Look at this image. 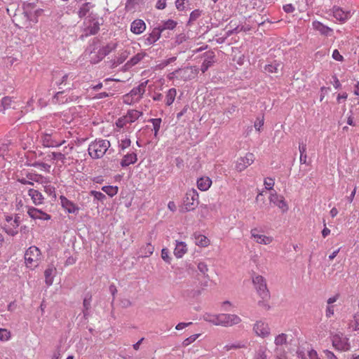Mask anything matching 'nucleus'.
Segmentation results:
<instances>
[{
  "mask_svg": "<svg viewBox=\"0 0 359 359\" xmlns=\"http://www.w3.org/2000/svg\"><path fill=\"white\" fill-rule=\"evenodd\" d=\"M177 22L173 20H168L163 22V25L158 27L163 32L165 29H173L177 26Z\"/></svg>",
  "mask_w": 359,
  "mask_h": 359,
  "instance_id": "obj_40",
  "label": "nucleus"
},
{
  "mask_svg": "<svg viewBox=\"0 0 359 359\" xmlns=\"http://www.w3.org/2000/svg\"><path fill=\"white\" fill-rule=\"evenodd\" d=\"M34 166L39 167L42 170L49 172L50 165L45 163H36Z\"/></svg>",
  "mask_w": 359,
  "mask_h": 359,
  "instance_id": "obj_61",
  "label": "nucleus"
},
{
  "mask_svg": "<svg viewBox=\"0 0 359 359\" xmlns=\"http://www.w3.org/2000/svg\"><path fill=\"white\" fill-rule=\"evenodd\" d=\"M270 203H273L275 205L278 206L280 209L282 210L283 212L287 211L288 206L285 201V198L283 196L278 195L276 191L271 193L269 196Z\"/></svg>",
  "mask_w": 359,
  "mask_h": 359,
  "instance_id": "obj_11",
  "label": "nucleus"
},
{
  "mask_svg": "<svg viewBox=\"0 0 359 359\" xmlns=\"http://www.w3.org/2000/svg\"><path fill=\"white\" fill-rule=\"evenodd\" d=\"M179 79L184 81L191 80L198 73V69L193 67H187L184 68H179L177 69Z\"/></svg>",
  "mask_w": 359,
  "mask_h": 359,
  "instance_id": "obj_10",
  "label": "nucleus"
},
{
  "mask_svg": "<svg viewBox=\"0 0 359 359\" xmlns=\"http://www.w3.org/2000/svg\"><path fill=\"white\" fill-rule=\"evenodd\" d=\"M245 347V344L238 342L236 344H227L224 347V349L226 351H230L232 348H241Z\"/></svg>",
  "mask_w": 359,
  "mask_h": 359,
  "instance_id": "obj_51",
  "label": "nucleus"
},
{
  "mask_svg": "<svg viewBox=\"0 0 359 359\" xmlns=\"http://www.w3.org/2000/svg\"><path fill=\"white\" fill-rule=\"evenodd\" d=\"M27 214L32 219H39L42 220H48L50 219V216L43 211L36 209L35 208H29L27 210Z\"/></svg>",
  "mask_w": 359,
  "mask_h": 359,
  "instance_id": "obj_16",
  "label": "nucleus"
},
{
  "mask_svg": "<svg viewBox=\"0 0 359 359\" xmlns=\"http://www.w3.org/2000/svg\"><path fill=\"white\" fill-rule=\"evenodd\" d=\"M255 359H267L266 349L260 348L255 353Z\"/></svg>",
  "mask_w": 359,
  "mask_h": 359,
  "instance_id": "obj_49",
  "label": "nucleus"
},
{
  "mask_svg": "<svg viewBox=\"0 0 359 359\" xmlns=\"http://www.w3.org/2000/svg\"><path fill=\"white\" fill-rule=\"evenodd\" d=\"M201 11L200 10L196 9V10L193 11L190 13L189 22H190L196 20L201 16Z\"/></svg>",
  "mask_w": 359,
  "mask_h": 359,
  "instance_id": "obj_55",
  "label": "nucleus"
},
{
  "mask_svg": "<svg viewBox=\"0 0 359 359\" xmlns=\"http://www.w3.org/2000/svg\"><path fill=\"white\" fill-rule=\"evenodd\" d=\"M176 242L174 255L177 258H181L187 251V245L184 242Z\"/></svg>",
  "mask_w": 359,
  "mask_h": 359,
  "instance_id": "obj_27",
  "label": "nucleus"
},
{
  "mask_svg": "<svg viewBox=\"0 0 359 359\" xmlns=\"http://www.w3.org/2000/svg\"><path fill=\"white\" fill-rule=\"evenodd\" d=\"M281 67V65L276 62L265 65L264 72L268 74H277Z\"/></svg>",
  "mask_w": 359,
  "mask_h": 359,
  "instance_id": "obj_34",
  "label": "nucleus"
},
{
  "mask_svg": "<svg viewBox=\"0 0 359 359\" xmlns=\"http://www.w3.org/2000/svg\"><path fill=\"white\" fill-rule=\"evenodd\" d=\"M92 6H90V3H86L82 5V6L80 8L79 11V15L80 18H83L89 12L90 8Z\"/></svg>",
  "mask_w": 359,
  "mask_h": 359,
  "instance_id": "obj_46",
  "label": "nucleus"
},
{
  "mask_svg": "<svg viewBox=\"0 0 359 359\" xmlns=\"http://www.w3.org/2000/svg\"><path fill=\"white\" fill-rule=\"evenodd\" d=\"M102 190L104 191L107 195L112 197L115 196L118 192V187L116 186H104Z\"/></svg>",
  "mask_w": 359,
  "mask_h": 359,
  "instance_id": "obj_42",
  "label": "nucleus"
},
{
  "mask_svg": "<svg viewBox=\"0 0 359 359\" xmlns=\"http://www.w3.org/2000/svg\"><path fill=\"white\" fill-rule=\"evenodd\" d=\"M41 142L43 145L46 147H57L65 142V140L61 142H57L52 137L51 134L46 133L41 137Z\"/></svg>",
  "mask_w": 359,
  "mask_h": 359,
  "instance_id": "obj_15",
  "label": "nucleus"
},
{
  "mask_svg": "<svg viewBox=\"0 0 359 359\" xmlns=\"http://www.w3.org/2000/svg\"><path fill=\"white\" fill-rule=\"evenodd\" d=\"M142 115V113L137 110H130L125 116V121L129 123H131L138 119L139 117Z\"/></svg>",
  "mask_w": 359,
  "mask_h": 359,
  "instance_id": "obj_31",
  "label": "nucleus"
},
{
  "mask_svg": "<svg viewBox=\"0 0 359 359\" xmlns=\"http://www.w3.org/2000/svg\"><path fill=\"white\" fill-rule=\"evenodd\" d=\"M196 245L201 247H206L209 245V239L201 234H194Z\"/></svg>",
  "mask_w": 359,
  "mask_h": 359,
  "instance_id": "obj_36",
  "label": "nucleus"
},
{
  "mask_svg": "<svg viewBox=\"0 0 359 359\" xmlns=\"http://www.w3.org/2000/svg\"><path fill=\"white\" fill-rule=\"evenodd\" d=\"M348 325L353 330H359V311L353 316V318L350 320Z\"/></svg>",
  "mask_w": 359,
  "mask_h": 359,
  "instance_id": "obj_41",
  "label": "nucleus"
},
{
  "mask_svg": "<svg viewBox=\"0 0 359 359\" xmlns=\"http://www.w3.org/2000/svg\"><path fill=\"white\" fill-rule=\"evenodd\" d=\"M204 320L211 323L215 325H220V314L215 315L211 313H205L203 316Z\"/></svg>",
  "mask_w": 359,
  "mask_h": 359,
  "instance_id": "obj_35",
  "label": "nucleus"
},
{
  "mask_svg": "<svg viewBox=\"0 0 359 359\" xmlns=\"http://www.w3.org/2000/svg\"><path fill=\"white\" fill-rule=\"evenodd\" d=\"M75 77L73 73L65 74L62 76L60 81H56V84L59 86L60 89H62L67 86H69L70 84L69 81H73Z\"/></svg>",
  "mask_w": 359,
  "mask_h": 359,
  "instance_id": "obj_25",
  "label": "nucleus"
},
{
  "mask_svg": "<svg viewBox=\"0 0 359 359\" xmlns=\"http://www.w3.org/2000/svg\"><path fill=\"white\" fill-rule=\"evenodd\" d=\"M199 334H193L191 336H190L189 337L185 339L183 342H182V344L184 346H189V344H191L192 342H194L195 340H196V339L198 337Z\"/></svg>",
  "mask_w": 359,
  "mask_h": 359,
  "instance_id": "obj_57",
  "label": "nucleus"
},
{
  "mask_svg": "<svg viewBox=\"0 0 359 359\" xmlns=\"http://www.w3.org/2000/svg\"><path fill=\"white\" fill-rule=\"evenodd\" d=\"M50 156L52 159L60 160L62 163H64L66 159L65 154L60 152H52Z\"/></svg>",
  "mask_w": 359,
  "mask_h": 359,
  "instance_id": "obj_53",
  "label": "nucleus"
},
{
  "mask_svg": "<svg viewBox=\"0 0 359 359\" xmlns=\"http://www.w3.org/2000/svg\"><path fill=\"white\" fill-rule=\"evenodd\" d=\"M161 257L168 264H170L171 258L169 256V252L167 248H163L161 250Z\"/></svg>",
  "mask_w": 359,
  "mask_h": 359,
  "instance_id": "obj_56",
  "label": "nucleus"
},
{
  "mask_svg": "<svg viewBox=\"0 0 359 359\" xmlns=\"http://www.w3.org/2000/svg\"><path fill=\"white\" fill-rule=\"evenodd\" d=\"M60 203L62 207L68 212V213H76L79 210V207H77L75 203L72 201H69L64 196H60Z\"/></svg>",
  "mask_w": 359,
  "mask_h": 359,
  "instance_id": "obj_14",
  "label": "nucleus"
},
{
  "mask_svg": "<svg viewBox=\"0 0 359 359\" xmlns=\"http://www.w3.org/2000/svg\"><path fill=\"white\" fill-rule=\"evenodd\" d=\"M185 2H188V1L187 0H176L175 1L176 8L180 11L185 10V6H184Z\"/></svg>",
  "mask_w": 359,
  "mask_h": 359,
  "instance_id": "obj_60",
  "label": "nucleus"
},
{
  "mask_svg": "<svg viewBox=\"0 0 359 359\" xmlns=\"http://www.w3.org/2000/svg\"><path fill=\"white\" fill-rule=\"evenodd\" d=\"M241 319L239 316L235 314H220V325L224 327L232 326L241 323Z\"/></svg>",
  "mask_w": 359,
  "mask_h": 359,
  "instance_id": "obj_9",
  "label": "nucleus"
},
{
  "mask_svg": "<svg viewBox=\"0 0 359 359\" xmlns=\"http://www.w3.org/2000/svg\"><path fill=\"white\" fill-rule=\"evenodd\" d=\"M212 184L211 180L208 177H201L197 180V187L201 191H207Z\"/></svg>",
  "mask_w": 359,
  "mask_h": 359,
  "instance_id": "obj_29",
  "label": "nucleus"
},
{
  "mask_svg": "<svg viewBox=\"0 0 359 359\" xmlns=\"http://www.w3.org/2000/svg\"><path fill=\"white\" fill-rule=\"evenodd\" d=\"M198 204V194L196 190L192 189L189 190L184 199V207L186 211L194 210Z\"/></svg>",
  "mask_w": 359,
  "mask_h": 359,
  "instance_id": "obj_5",
  "label": "nucleus"
},
{
  "mask_svg": "<svg viewBox=\"0 0 359 359\" xmlns=\"http://www.w3.org/2000/svg\"><path fill=\"white\" fill-rule=\"evenodd\" d=\"M55 268L53 266H49L44 271L45 282L48 286H50L53 283L54 273H55Z\"/></svg>",
  "mask_w": 359,
  "mask_h": 359,
  "instance_id": "obj_28",
  "label": "nucleus"
},
{
  "mask_svg": "<svg viewBox=\"0 0 359 359\" xmlns=\"http://www.w3.org/2000/svg\"><path fill=\"white\" fill-rule=\"evenodd\" d=\"M12 98L10 97H4L1 100V106L4 108V110H6L7 109H9L11 107L12 104Z\"/></svg>",
  "mask_w": 359,
  "mask_h": 359,
  "instance_id": "obj_47",
  "label": "nucleus"
},
{
  "mask_svg": "<svg viewBox=\"0 0 359 359\" xmlns=\"http://www.w3.org/2000/svg\"><path fill=\"white\" fill-rule=\"evenodd\" d=\"M145 86L146 84L144 83H142L137 87L134 88L130 90L128 95H126V99L128 100L130 97L137 96L136 100H139L145 92Z\"/></svg>",
  "mask_w": 359,
  "mask_h": 359,
  "instance_id": "obj_21",
  "label": "nucleus"
},
{
  "mask_svg": "<svg viewBox=\"0 0 359 359\" xmlns=\"http://www.w3.org/2000/svg\"><path fill=\"white\" fill-rule=\"evenodd\" d=\"M276 359H287L286 354L281 348H277L275 350Z\"/></svg>",
  "mask_w": 359,
  "mask_h": 359,
  "instance_id": "obj_58",
  "label": "nucleus"
},
{
  "mask_svg": "<svg viewBox=\"0 0 359 359\" xmlns=\"http://www.w3.org/2000/svg\"><path fill=\"white\" fill-rule=\"evenodd\" d=\"M287 334L285 333H281L276 336L274 339V344L277 346H280L287 343Z\"/></svg>",
  "mask_w": 359,
  "mask_h": 359,
  "instance_id": "obj_39",
  "label": "nucleus"
},
{
  "mask_svg": "<svg viewBox=\"0 0 359 359\" xmlns=\"http://www.w3.org/2000/svg\"><path fill=\"white\" fill-rule=\"evenodd\" d=\"M324 353L327 359H338L337 357L329 350H325Z\"/></svg>",
  "mask_w": 359,
  "mask_h": 359,
  "instance_id": "obj_64",
  "label": "nucleus"
},
{
  "mask_svg": "<svg viewBox=\"0 0 359 359\" xmlns=\"http://www.w3.org/2000/svg\"><path fill=\"white\" fill-rule=\"evenodd\" d=\"M41 259V251L36 246L29 247L25 253L26 266L29 268H34L39 265Z\"/></svg>",
  "mask_w": 359,
  "mask_h": 359,
  "instance_id": "obj_3",
  "label": "nucleus"
},
{
  "mask_svg": "<svg viewBox=\"0 0 359 359\" xmlns=\"http://www.w3.org/2000/svg\"><path fill=\"white\" fill-rule=\"evenodd\" d=\"M255 160L252 153H248L245 156L239 158L236 163V169L241 172L253 163Z\"/></svg>",
  "mask_w": 359,
  "mask_h": 359,
  "instance_id": "obj_8",
  "label": "nucleus"
},
{
  "mask_svg": "<svg viewBox=\"0 0 359 359\" xmlns=\"http://www.w3.org/2000/svg\"><path fill=\"white\" fill-rule=\"evenodd\" d=\"M198 269L201 273L205 275L208 271V265L203 262H200L198 264Z\"/></svg>",
  "mask_w": 359,
  "mask_h": 359,
  "instance_id": "obj_59",
  "label": "nucleus"
},
{
  "mask_svg": "<svg viewBox=\"0 0 359 359\" xmlns=\"http://www.w3.org/2000/svg\"><path fill=\"white\" fill-rule=\"evenodd\" d=\"M137 161V154L134 152L127 154L123 158L121 161V165L122 167H126L130 164H134Z\"/></svg>",
  "mask_w": 359,
  "mask_h": 359,
  "instance_id": "obj_26",
  "label": "nucleus"
},
{
  "mask_svg": "<svg viewBox=\"0 0 359 359\" xmlns=\"http://www.w3.org/2000/svg\"><path fill=\"white\" fill-rule=\"evenodd\" d=\"M333 16L337 20L344 22L350 18V12H345L339 7H334Z\"/></svg>",
  "mask_w": 359,
  "mask_h": 359,
  "instance_id": "obj_22",
  "label": "nucleus"
},
{
  "mask_svg": "<svg viewBox=\"0 0 359 359\" xmlns=\"http://www.w3.org/2000/svg\"><path fill=\"white\" fill-rule=\"evenodd\" d=\"M130 53L128 50L122 51L119 55L114 60L112 65L114 67H117L118 65L122 64L128 57Z\"/></svg>",
  "mask_w": 359,
  "mask_h": 359,
  "instance_id": "obj_37",
  "label": "nucleus"
},
{
  "mask_svg": "<svg viewBox=\"0 0 359 359\" xmlns=\"http://www.w3.org/2000/svg\"><path fill=\"white\" fill-rule=\"evenodd\" d=\"M91 300H92V296L89 294H86L83 299V317L85 318H87L88 316H89V310L90 309V303H91Z\"/></svg>",
  "mask_w": 359,
  "mask_h": 359,
  "instance_id": "obj_33",
  "label": "nucleus"
},
{
  "mask_svg": "<svg viewBox=\"0 0 359 359\" xmlns=\"http://www.w3.org/2000/svg\"><path fill=\"white\" fill-rule=\"evenodd\" d=\"M146 56L145 53H138L135 55H134L133 57L130 58L125 65V66L127 68H130L135 65H137L138 62H140L144 57Z\"/></svg>",
  "mask_w": 359,
  "mask_h": 359,
  "instance_id": "obj_30",
  "label": "nucleus"
},
{
  "mask_svg": "<svg viewBox=\"0 0 359 359\" xmlns=\"http://www.w3.org/2000/svg\"><path fill=\"white\" fill-rule=\"evenodd\" d=\"M28 195L31 197L33 203L35 205H40L43 203V197L41 192L38 190L30 189L28 191Z\"/></svg>",
  "mask_w": 359,
  "mask_h": 359,
  "instance_id": "obj_24",
  "label": "nucleus"
},
{
  "mask_svg": "<svg viewBox=\"0 0 359 359\" xmlns=\"http://www.w3.org/2000/svg\"><path fill=\"white\" fill-rule=\"evenodd\" d=\"M167 0H158L156 4V8L159 10H163L166 7Z\"/></svg>",
  "mask_w": 359,
  "mask_h": 359,
  "instance_id": "obj_63",
  "label": "nucleus"
},
{
  "mask_svg": "<svg viewBox=\"0 0 359 359\" xmlns=\"http://www.w3.org/2000/svg\"><path fill=\"white\" fill-rule=\"evenodd\" d=\"M146 29V24L142 20H135L130 25V31L135 34H140Z\"/></svg>",
  "mask_w": 359,
  "mask_h": 359,
  "instance_id": "obj_19",
  "label": "nucleus"
},
{
  "mask_svg": "<svg viewBox=\"0 0 359 359\" xmlns=\"http://www.w3.org/2000/svg\"><path fill=\"white\" fill-rule=\"evenodd\" d=\"M144 3V0H127L126 4V8L127 11H133L137 5Z\"/></svg>",
  "mask_w": 359,
  "mask_h": 359,
  "instance_id": "obj_43",
  "label": "nucleus"
},
{
  "mask_svg": "<svg viewBox=\"0 0 359 359\" xmlns=\"http://www.w3.org/2000/svg\"><path fill=\"white\" fill-rule=\"evenodd\" d=\"M253 284L262 299H268L270 297L269 292L266 287L264 278L262 276L257 275L252 278Z\"/></svg>",
  "mask_w": 359,
  "mask_h": 359,
  "instance_id": "obj_4",
  "label": "nucleus"
},
{
  "mask_svg": "<svg viewBox=\"0 0 359 359\" xmlns=\"http://www.w3.org/2000/svg\"><path fill=\"white\" fill-rule=\"evenodd\" d=\"M90 194L97 201H103L106 198L105 195L100 191H91Z\"/></svg>",
  "mask_w": 359,
  "mask_h": 359,
  "instance_id": "obj_50",
  "label": "nucleus"
},
{
  "mask_svg": "<svg viewBox=\"0 0 359 359\" xmlns=\"http://www.w3.org/2000/svg\"><path fill=\"white\" fill-rule=\"evenodd\" d=\"M177 91L175 88H170L168 90L166 96H165V102L166 105L170 106L171 105L176 97Z\"/></svg>",
  "mask_w": 359,
  "mask_h": 359,
  "instance_id": "obj_38",
  "label": "nucleus"
},
{
  "mask_svg": "<svg viewBox=\"0 0 359 359\" xmlns=\"http://www.w3.org/2000/svg\"><path fill=\"white\" fill-rule=\"evenodd\" d=\"M131 141L129 138H125L120 141L118 147L121 150H124L125 149L129 147L130 146Z\"/></svg>",
  "mask_w": 359,
  "mask_h": 359,
  "instance_id": "obj_54",
  "label": "nucleus"
},
{
  "mask_svg": "<svg viewBox=\"0 0 359 359\" xmlns=\"http://www.w3.org/2000/svg\"><path fill=\"white\" fill-rule=\"evenodd\" d=\"M90 24L86 27L85 32L86 35H95L100 30V23L96 18L92 17V20H89Z\"/></svg>",
  "mask_w": 359,
  "mask_h": 359,
  "instance_id": "obj_17",
  "label": "nucleus"
},
{
  "mask_svg": "<svg viewBox=\"0 0 359 359\" xmlns=\"http://www.w3.org/2000/svg\"><path fill=\"white\" fill-rule=\"evenodd\" d=\"M161 30L158 27H155L148 35L144 36V44L151 46L157 41L161 36Z\"/></svg>",
  "mask_w": 359,
  "mask_h": 359,
  "instance_id": "obj_13",
  "label": "nucleus"
},
{
  "mask_svg": "<svg viewBox=\"0 0 359 359\" xmlns=\"http://www.w3.org/2000/svg\"><path fill=\"white\" fill-rule=\"evenodd\" d=\"M154 247L151 243H147L142 249V257H148L154 252Z\"/></svg>",
  "mask_w": 359,
  "mask_h": 359,
  "instance_id": "obj_45",
  "label": "nucleus"
},
{
  "mask_svg": "<svg viewBox=\"0 0 359 359\" xmlns=\"http://www.w3.org/2000/svg\"><path fill=\"white\" fill-rule=\"evenodd\" d=\"M11 337V332L6 329L0 328V340L7 341Z\"/></svg>",
  "mask_w": 359,
  "mask_h": 359,
  "instance_id": "obj_48",
  "label": "nucleus"
},
{
  "mask_svg": "<svg viewBox=\"0 0 359 359\" xmlns=\"http://www.w3.org/2000/svg\"><path fill=\"white\" fill-rule=\"evenodd\" d=\"M204 57L205 58L201 67V70L203 73H205L215 62V55L212 52L205 53Z\"/></svg>",
  "mask_w": 359,
  "mask_h": 359,
  "instance_id": "obj_20",
  "label": "nucleus"
},
{
  "mask_svg": "<svg viewBox=\"0 0 359 359\" xmlns=\"http://www.w3.org/2000/svg\"><path fill=\"white\" fill-rule=\"evenodd\" d=\"M283 9L287 13H291L295 10L294 6L292 4L284 5Z\"/></svg>",
  "mask_w": 359,
  "mask_h": 359,
  "instance_id": "obj_62",
  "label": "nucleus"
},
{
  "mask_svg": "<svg viewBox=\"0 0 359 359\" xmlns=\"http://www.w3.org/2000/svg\"><path fill=\"white\" fill-rule=\"evenodd\" d=\"M110 146L107 140H96L89 144L88 151L92 158L98 159L106 154Z\"/></svg>",
  "mask_w": 359,
  "mask_h": 359,
  "instance_id": "obj_2",
  "label": "nucleus"
},
{
  "mask_svg": "<svg viewBox=\"0 0 359 359\" xmlns=\"http://www.w3.org/2000/svg\"><path fill=\"white\" fill-rule=\"evenodd\" d=\"M149 121L152 123L154 131V136L157 137L162 122L161 118H151Z\"/></svg>",
  "mask_w": 359,
  "mask_h": 359,
  "instance_id": "obj_44",
  "label": "nucleus"
},
{
  "mask_svg": "<svg viewBox=\"0 0 359 359\" xmlns=\"http://www.w3.org/2000/svg\"><path fill=\"white\" fill-rule=\"evenodd\" d=\"M332 346L338 351H346L350 349L348 339L343 334H336L332 337Z\"/></svg>",
  "mask_w": 359,
  "mask_h": 359,
  "instance_id": "obj_6",
  "label": "nucleus"
},
{
  "mask_svg": "<svg viewBox=\"0 0 359 359\" xmlns=\"http://www.w3.org/2000/svg\"><path fill=\"white\" fill-rule=\"evenodd\" d=\"M20 226V217L15 215L13 222H9L8 224H4L3 226V229L5 232L11 236H15L18 231V228Z\"/></svg>",
  "mask_w": 359,
  "mask_h": 359,
  "instance_id": "obj_12",
  "label": "nucleus"
},
{
  "mask_svg": "<svg viewBox=\"0 0 359 359\" xmlns=\"http://www.w3.org/2000/svg\"><path fill=\"white\" fill-rule=\"evenodd\" d=\"M116 43H109V44H107V46L102 47V48H100L98 52V53L100 56V59L101 60L103 59L105 56H107L111 52L114 50L116 49Z\"/></svg>",
  "mask_w": 359,
  "mask_h": 359,
  "instance_id": "obj_32",
  "label": "nucleus"
},
{
  "mask_svg": "<svg viewBox=\"0 0 359 359\" xmlns=\"http://www.w3.org/2000/svg\"><path fill=\"white\" fill-rule=\"evenodd\" d=\"M265 188L268 190H273L274 186V180L271 177H266L264 182Z\"/></svg>",
  "mask_w": 359,
  "mask_h": 359,
  "instance_id": "obj_52",
  "label": "nucleus"
},
{
  "mask_svg": "<svg viewBox=\"0 0 359 359\" xmlns=\"http://www.w3.org/2000/svg\"><path fill=\"white\" fill-rule=\"evenodd\" d=\"M34 8V5L29 3H23L22 11H18V13L14 15L13 21L15 25L22 28H29L32 27L31 23V9Z\"/></svg>",
  "mask_w": 359,
  "mask_h": 359,
  "instance_id": "obj_1",
  "label": "nucleus"
},
{
  "mask_svg": "<svg viewBox=\"0 0 359 359\" xmlns=\"http://www.w3.org/2000/svg\"><path fill=\"white\" fill-rule=\"evenodd\" d=\"M312 25L314 29L318 31L321 34L325 36H330L333 31L332 29L324 25L318 21L313 22Z\"/></svg>",
  "mask_w": 359,
  "mask_h": 359,
  "instance_id": "obj_23",
  "label": "nucleus"
},
{
  "mask_svg": "<svg viewBox=\"0 0 359 359\" xmlns=\"http://www.w3.org/2000/svg\"><path fill=\"white\" fill-rule=\"evenodd\" d=\"M257 229H254L251 230V236L254 238L255 241L259 244L269 245L273 241V238L262 234H258L256 233Z\"/></svg>",
  "mask_w": 359,
  "mask_h": 359,
  "instance_id": "obj_18",
  "label": "nucleus"
},
{
  "mask_svg": "<svg viewBox=\"0 0 359 359\" xmlns=\"http://www.w3.org/2000/svg\"><path fill=\"white\" fill-rule=\"evenodd\" d=\"M255 334L262 338H266L271 334V329L269 324L263 320H257L253 325Z\"/></svg>",
  "mask_w": 359,
  "mask_h": 359,
  "instance_id": "obj_7",
  "label": "nucleus"
}]
</instances>
